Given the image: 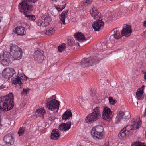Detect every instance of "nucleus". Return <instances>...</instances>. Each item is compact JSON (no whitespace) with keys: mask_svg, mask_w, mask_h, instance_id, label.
I'll return each mask as SVG.
<instances>
[{"mask_svg":"<svg viewBox=\"0 0 146 146\" xmlns=\"http://www.w3.org/2000/svg\"><path fill=\"white\" fill-rule=\"evenodd\" d=\"M97 10V9L96 7H93L90 11L92 16L94 19H96L99 18V19L95 21L92 25V27L95 31H99L104 25V23L102 20V19L100 20V18L99 15L100 14Z\"/></svg>","mask_w":146,"mask_h":146,"instance_id":"1","label":"nucleus"},{"mask_svg":"<svg viewBox=\"0 0 146 146\" xmlns=\"http://www.w3.org/2000/svg\"><path fill=\"white\" fill-rule=\"evenodd\" d=\"M33 3L36 2L37 0H25L22 1L21 3L18 5L19 9L21 12L24 13H29L33 9V6L31 4H29L28 2L31 1Z\"/></svg>","mask_w":146,"mask_h":146,"instance_id":"2","label":"nucleus"},{"mask_svg":"<svg viewBox=\"0 0 146 146\" xmlns=\"http://www.w3.org/2000/svg\"><path fill=\"white\" fill-rule=\"evenodd\" d=\"M91 134L93 138L95 139L98 140L103 138L104 135L103 127L101 125L94 127L92 129Z\"/></svg>","mask_w":146,"mask_h":146,"instance_id":"3","label":"nucleus"},{"mask_svg":"<svg viewBox=\"0 0 146 146\" xmlns=\"http://www.w3.org/2000/svg\"><path fill=\"white\" fill-rule=\"evenodd\" d=\"M101 108L97 106L95 107L93 110V112L88 114L85 119V120L87 123H92L98 119L100 116V111Z\"/></svg>","mask_w":146,"mask_h":146,"instance_id":"4","label":"nucleus"},{"mask_svg":"<svg viewBox=\"0 0 146 146\" xmlns=\"http://www.w3.org/2000/svg\"><path fill=\"white\" fill-rule=\"evenodd\" d=\"M10 47V54L13 56L15 60H19L22 58V50L17 45L11 44Z\"/></svg>","mask_w":146,"mask_h":146,"instance_id":"5","label":"nucleus"},{"mask_svg":"<svg viewBox=\"0 0 146 146\" xmlns=\"http://www.w3.org/2000/svg\"><path fill=\"white\" fill-rule=\"evenodd\" d=\"M101 60L97 56L84 58L81 62V64L83 67H86L98 63Z\"/></svg>","mask_w":146,"mask_h":146,"instance_id":"6","label":"nucleus"},{"mask_svg":"<svg viewBox=\"0 0 146 146\" xmlns=\"http://www.w3.org/2000/svg\"><path fill=\"white\" fill-rule=\"evenodd\" d=\"M10 54L5 51L0 54V63L4 66H7L11 63Z\"/></svg>","mask_w":146,"mask_h":146,"instance_id":"7","label":"nucleus"},{"mask_svg":"<svg viewBox=\"0 0 146 146\" xmlns=\"http://www.w3.org/2000/svg\"><path fill=\"white\" fill-rule=\"evenodd\" d=\"M46 106L48 109L52 111L55 109L57 110L56 112H57L59 108L60 103L58 101L55 99H52L51 100L48 101L45 104Z\"/></svg>","mask_w":146,"mask_h":146,"instance_id":"8","label":"nucleus"},{"mask_svg":"<svg viewBox=\"0 0 146 146\" xmlns=\"http://www.w3.org/2000/svg\"><path fill=\"white\" fill-rule=\"evenodd\" d=\"M51 20V19L50 16H44L38 19L37 23L40 27H45L49 24Z\"/></svg>","mask_w":146,"mask_h":146,"instance_id":"9","label":"nucleus"},{"mask_svg":"<svg viewBox=\"0 0 146 146\" xmlns=\"http://www.w3.org/2000/svg\"><path fill=\"white\" fill-rule=\"evenodd\" d=\"M14 141L13 137L11 134H7L3 138V145L11 146L13 144Z\"/></svg>","mask_w":146,"mask_h":146,"instance_id":"10","label":"nucleus"},{"mask_svg":"<svg viewBox=\"0 0 146 146\" xmlns=\"http://www.w3.org/2000/svg\"><path fill=\"white\" fill-rule=\"evenodd\" d=\"M112 114V112L110 108L107 107H105L103 109L102 117L104 119L107 121H110L111 119Z\"/></svg>","mask_w":146,"mask_h":146,"instance_id":"11","label":"nucleus"},{"mask_svg":"<svg viewBox=\"0 0 146 146\" xmlns=\"http://www.w3.org/2000/svg\"><path fill=\"white\" fill-rule=\"evenodd\" d=\"M15 74V70L12 68H7L4 70L2 73V76L3 78L9 79Z\"/></svg>","mask_w":146,"mask_h":146,"instance_id":"12","label":"nucleus"},{"mask_svg":"<svg viewBox=\"0 0 146 146\" xmlns=\"http://www.w3.org/2000/svg\"><path fill=\"white\" fill-rule=\"evenodd\" d=\"M132 32L131 27L127 24H124L121 30V35L126 37L129 36Z\"/></svg>","mask_w":146,"mask_h":146,"instance_id":"13","label":"nucleus"},{"mask_svg":"<svg viewBox=\"0 0 146 146\" xmlns=\"http://www.w3.org/2000/svg\"><path fill=\"white\" fill-rule=\"evenodd\" d=\"M140 126V123L138 122H134L133 125H128L125 127L123 129L127 131L128 133H132L131 131L133 130H136L139 128V126Z\"/></svg>","mask_w":146,"mask_h":146,"instance_id":"14","label":"nucleus"},{"mask_svg":"<svg viewBox=\"0 0 146 146\" xmlns=\"http://www.w3.org/2000/svg\"><path fill=\"white\" fill-rule=\"evenodd\" d=\"M37 51L35 53V59L40 63H41L44 59L45 57L43 55L44 52L40 50Z\"/></svg>","mask_w":146,"mask_h":146,"instance_id":"15","label":"nucleus"},{"mask_svg":"<svg viewBox=\"0 0 146 146\" xmlns=\"http://www.w3.org/2000/svg\"><path fill=\"white\" fill-rule=\"evenodd\" d=\"M71 125V123L70 121L62 123L59 125L58 129L61 131H66L68 130L70 128Z\"/></svg>","mask_w":146,"mask_h":146,"instance_id":"16","label":"nucleus"},{"mask_svg":"<svg viewBox=\"0 0 146 146\" xmlns=\"http://www.w3.org/2000/svg\"><path fill=\"white\" fill-rule=\"evenodd\" d=\"M15 33H16L17 35H20L21 36L25 34V31L24 27H21L18 26L15 29V30L13 31Z\"/></svg>","mask_w":146,"mask_h":146,"instance_id":"17","label":"nucleus"},{"mask_svg":"<svg viewBox=\"0 0 146 146\" xmlns=\"http://www.w3.org/2000/svg\"><path fill=\"white\" fill-rule=\"evenodd\" d=\"M74 37L77 40L80 41H84L87 40L83 34L81 32L76 33H75Z\"/></svg>","mask_w":146,"mask_h":146,"instance_id":"18","label":"nucleus"},{"mask_svg":"<svg viewBox=\"0 0 146 146\" xmlns=\"http://www.w3.org/2000/svg\"><path fill=\"white\" fill-rule=\"evenodd\" d=\"M60 136V134L58 129H53L51 133V138L53 140H56Z\"/></svg>","mask_w":146,"mask_h":146,"instance_id":"19","label":"nucleus"},{"mask_svg":"<svg viewBox=\"0 0 146 146\" xmlns=\"http://www.w3.org/2000/svg\"><path fill=\"white\" fill-rule=\"evenodd\" d=\"M144 86L143 85L139 89L136 93V96L137 99L138 100H141L143 98V89Z\"/></svg>","mask_w":146,"mask_h":146,"instance_id":"20","label":"nucleus"},{"mask_svg":"<svg viewBox=\"0 0 146 146\" xmlns=\"http://www.w3.org/2000/svg\"><path fill=\"white\" fill-rule=\"evenodd\" d=\"M68 12V11H63L59 16L60 18V20L59 21V22L61 24H65V19L66 17L67 14Z\"/></svg>","mask_w":146,"mask_h":146,"instance_id":"21","label":"nucleus"},{"mask_svg":"<svg viewBox=\"0 0 146 146\" xmlns=\"http://www.w3.org/2000/svg\"><path fill=\"white\" fill-rule=\"evenodd\" d=\"M46 113L44 109L42 108H41L40 109L36 110L35 112V114L36 117H40L43 118L44 114Z\"/></svg>","mask_w":146,"mask_h":146,"instance_id":"22","label":"nucleus"},{"mask_svg":"<svg viewBox=\"0 0 146 146\" xmlns=\"http://www.w3.org/2000/svg\"><path fill=\"white\" fill-rule=\"evenodd\" d=\"M129 134L128 132L123 128L119 133L118 137L120 139H125L128 136Z\"/></svg>","mask_w":146,"mask_h":146,"instance_id":"23","label":"nucleus"},{"mask_svg":"<svg viewBox=\"0 0 146 146\" xmlns=\"http://www.w3.org/2000/svg\"><path fill=\"white\" fill-rule=\"evenodd\" d=\"M72 116V113L71 111L68 110L62 115V119L66 120Z\"/></svg>","mask_w":146,"mask_h":146,"instance_id":"24","label":"nucleus"},{"mask_svg":"<svg viewBox=\"0 0 146 146\" xmlns=\"http://www.w3.org/2000/svg\"><path fill=\"white\" fill-rule=\"evenodd\" d=\"M113 36L114 38L116 39H119L122 37L121 35L120 32L118 28H115L113 30Z\"/></svg>","mask_w":146,"mask_h":146,"instance_id":"25","label":"nucleus"},{"mask_svg":"<svg viewBox=\"0 0 146 146\" xmlns=\"http://www.w3.org/2000/svg\"><path fill=\"white\" fill-rule=\"evenodd\" d=\"M124 115V113L121 111H120L116 117L115 123H119L120 122V120L123 118Z\"/></svg>","mask_w":146,"mask_h":146,"instance_id":"26","label":"nucleus"},{"mask_svg":"<svg viewBox=\"0 0 146 146\" xmlns=\"http://www.w3.org/2000/svg\"><path fill=\"white\" fill-rule=\"evenodd\" d=\"M11 80L12 83L15 85L19 84L21 85V84H22L19 77L18 76H16L15 77H13L11 79Z\"/></svg>","mask_w":146,"mask_h":146,"instance_id":"27","label":"nucleus"},{"mask_svg":"<svg viewBox=\"0 0 146 146\" xmlns=\"http://www.w3.org/2000/svg\"><path fill=\"white\" fill-rule=\"evenodd\" d=\"M98 45L99 49H103L107 48L108 45V43L107 42H103L100 43Z\"/></svg>","mask_w":146,"mask_h":146,"instance_id":"28","label":"nucleus"},{"mask_svg":"<svg viewBox=\"0 0 146 146\" xmlns=\"http://www.w3.org/2000/svg\"><path fill=\"white\" fill-rule=\"evenodd\" d=\"M66 47V44L64 43L62 44L61 45L59 46L58 50L60 52H61L65 50Z\"/></svg>","mask_w":146,"mask_h":146,"instance_id":"29","label":"nucleus"},{"mask_svg":"<svg viewBox=\"0 0 146 146\" xmlns=\"http://www.w3.org/2000/svg\"><path fill=\"white\" fill-rule=\"evenodd\" d=\"M146 145L144 143L141 142H136L133 143L131 146H146Z\"/></svg>","mask_w":146,"mask_h":146,"instance_id":"30","label":"nucleus"},{"mask_svg":"<svg viewBox=\"0 0 146 146\" xmlns=\"http://www.w3.org/2000/svg\"><path fill=\"white\" fill-rule=\"evenodd\" d=\"M92 0H86L84 1L83 3H82V5L87 6L92 4Z\"/></svg>","mask_w":146,"mask_h":146,"instance_id":"31","label":"nucleus"},{"mask_svg":"<svg viewBox=\"0 0 146 146\" xmlns=\"http://www.w3.org/2000/svg\"><path fill=\"white\" fill-rule=\"evenodd\" d=\"M124 115H125V118H123V119L124 121H127L130 118V115L129 113L126 112L125 113H124Z\"/></svg>","mask_w":146,"mask_h":146,"instance_id":"32","label":"nucleus"},{"mask_svg":"<svg viewBox=\"0 0 146 146\" xmlns=\"http://www.w3.org/2000/svg\"><path fill=\"white\" fill-rule=\"evenodd\" d=\"M25 127H21L20 128L18 133L19 136H21L23 135L25 131Z\"/></svg>","mask_w":146,"mask_h":146,"instance_id":"33","label":"nucleus"},{"mask_svg":"<svg viewBox=\"0 0 146 146\" xmlns=\"http://www.w3.org/2000/svg\"><path fill=\"white\" fill-rule=\"evenodd\" d=\"M109 100L110 103L112 105H114L116 102L113 98L112 97H110Z\"/></svg>","mask_w":146,"mask_h":146,"instance_id":"34","label":"nucleus"},{"mask_svg":"<svg viewBox=\"0 0 146 146\" xmlns=\"http://www.w3.org/2000/svg\"><path fill=\"white\" fill-rule=\"evenodd\" d=\"M65 7L64 5H60L59 7H56V9L58 12L61 11L62 10L65 8Z\"/></svg>","mask_w":146,"mask_h":146,"instance_id":"35","label":"nucleus"},{"mask_svg":"<svg viewBox=\"0 0 146 146\" xmlns=\"http://www.w3.org/2000/svg\"><path fill=\"white\" fill-rule=\"evenodd\" d=\"M30 89L29 88H27V89H23V91L22 92H21V94L23 95H25L27 94V93L29 91Z\"/></svg>","mask_w":146,"mask_h":146,"instance_id":"36","label":"nucleus"},{"mask_svg":"<svg viewBox=\"0 0 146 146\" xmlns=\"http://www.w3.org/2000/svg\"><path fill=\"white\" fill-rule=\"evenodd\" d=\"M48 32L51 34H52L55 33V30L52 27H51L48 30Z\"/></svg>","mask_w":146,"mask_h":146,"instance_id":"37","label":"nucleus"},{"mask_svg":"<svg viewBox=\"0 0 146 146\" xmlns=\"http://www.w3.org/2000/svg\"><path fill=\"white\" fill-rule=\"evenodd\" d=\"M29 19L34 21L35 19V17L33 15H31L30 17L29 18Z\"/></svg>","mask_w":146,"mask_h":146,"instance_id":"38","label":"nucleus"},{"mask_svg":"<svg viewBox=\"0 0 146 146\" xmlns=\"http://www.w3.org/2000/svg\"><path fill=\"white\" fill-rule=\"evenodd\" d=\"M54 119V117L52 116H51L50 115L48 117V119L50 121H52Z\"/></svg>","mask_w":146,"mask_h":146,"instance_id":"39","label":"nucleus"},{"mask_svg":"<svg viewBox=\"0 0 146 146\" xmlns=\"http://www.w3.org/2000/svg\"><path fill=\"white\" fill-rule=\"evenodd\" d=\"M62 80H64V81L65 78H66V75H64L63 76H62Z\"/></svg>","mask_w":146,"mask_h":146,"instance_id":"40","label":"nucleus"},{"mask_svg":"<svg viewBox=\"0 0 146 146\" xmlns=\"http://www.w3.org/2000/svg\"><path fill=\"white\" fill-rule=\"evenodd\" d=\"M103 146H109V142L106 143Z\"/></svg>","mask_w":146,"mask_h":146,"instance_id":"41","label":"nucleus"},{"mask_svg":"<svg viewBox=\"0 0 146 146\" xmlns=\"http://www.w3.org/2000/svg\"><path fill=\"white\" fill-rule=\"evenodd\" d=\"M30 16H31V15L25 14V16L26 17H27V18H28L29 19V18L30 17Z\"/></svg>","mask_w":146,"mask_h":146,"instance_id":"42","label":"nucleus"},{"mask_svg":"<svg viewBox=\"0 0 146 146\" xmlns=\"http://www.w3.org/2000/svg\"><path fill=\"white\" fill-rule=\"evenodd\" d=\"M25 27H27L28 28H29V26L28 24H26L25 25Z\"/></svg>","mask_w":146,"mask_h":146,"instance_id":"43","label":"nucleus"},{"mask_svg":"<svg viewBox=\"0 0 146 146\" xmlns=\"http://www.w3.org/2000/svg\"><path fill=\"white\" fill-rule=\"evenodd\" d=\"M143 25L145 27H146V20L143 23Z\"/></svg>","mask_w":146,"mask_h":146,"instance_id":"44","label":"nucleus"},{"mask_svg":"<svg viewBox=\"0 0 146 146\" xmlns=\"http://www.w3.org/2000/svg\"><path fill=\"white\" fill-rule=\"evenodd\" d=\"M133 103L135 104V105H137L138 104V103L137 102H136L135 103L133 102Z\"/></svg>","mask_w":146,"mask_h":146,"instance_id":"45","label":"nucleus"},{"mask_svg":"<svg viewBox=\"0 0 146 146\" xmlns=\"http://www.w3.org/2000/svg\"><path fill=\"white\" fill-rule=\"evenodd\" d=\"M144 78L145 80H146V73H145L144 74Z\"/></svg>","mask_w":146,"mask_h":146,"instance_id":"46","label":"nucleus"},{"mask_svg":"<svg viewBox=\"0 0 146 146\" xmlns=\"http://www.w3.org/2000/svg\"><path fill=\"white\" fill-rule=\"evenodd\" d=\"M24 80H26L27 78L26 77V76L25 75H24Z\"/></svg>","mask_w":146,"mask_h":146,"instance_id":"47","label":"nucleus"},{"mask_svg":"<svg viewBox=\"0 0 146 146\" xmlns=\"http://www.w3.org/2000/svg\"><path fill=\"white\" fill-rule=\"evenodd\" d=\"M54 96H52V97L50 98V99H51L52 98H53L54 97ZM49 100H50V99H49V98H48V101H49Z\"/></svg>","mask_w":146,"mask_h":146,"instance_id":"48","label":"nucleus"},{"mask_svg":"<svg viewBox=\"0 0 146 146\" xmlns=\"http://www.w3.org/2000/svg\"><path fill=\"white\" fill-rule=\"evenodd\" d=\"M91 95L92 96H94V94H91Z\"/></svg>","mask_w":146,"mask_h":146,"instance_id":"49","label":"nucleus"},{"mask_svg":"<svg viewBox=\"0 0 146 146\" xmlns=\"http://www.w3.org/2000/svg\"><path fill=\"white\" fill-rule=\"evenodd\" d=\"M1 18H2V17H0V22H1Z\"/></svg>","mask_w":146,"mask_h":146,"instance_id":"50","label":"nucleus"},{"mask_svg":"<svg viewBox=\"0 0 146 146\" xmlns=\"http://www.w3.org/2000/svg\"><path fill=\"white\" fill-rule=\"evenodd\" d=\"M2 88V87H1V86L0 87V89H2V88Z\"/></svg>","mask_w":146,"mask_h":146,"instance_id":"51","label":"nucleus"},{"mask_svg":"<svg viewBox=\"0 0 146 146\" xmlns=\"http://www.w3.org/2000/svg\"><path fill=\"white\" fill-rule=\"evenodd\" d=\"M78 45L79 46H80V45H79V43H78Z\"/></svg>","mask_w":146,"mask_h":146,"instance_id":"52","label":"nucleus"},{"mask_svg":"<svg viewBox=\"0 0 146 146\" xmlns=\"http://www.w3.org/2000/svg\"><path fill=\"white\" fill-rule=\"evenodd\" d=\"M108 43H109V42H108Z\"/></svg>","mask_w":146,"mask_h":146,"instance_id":"53","label":"nucleus"}]
</instances>
